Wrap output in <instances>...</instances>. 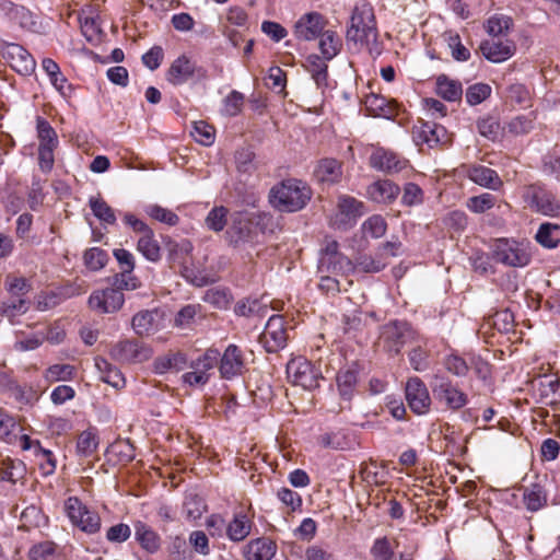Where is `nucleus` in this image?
<instances>
[{
    "instance_id": "nucleus-1",
    "label": "nucleus",
    "mask_w": 560,
    "mask_h": 560,
    "mask_svg": "<svg viewBox=\"0 0 560 560\" xmlns=\"http://www.w3.org/2000/svg\"><path fill=\"white\" fill-rule=\"evenodd\" d=\"M377 28L373 7L362 0L353 9L350 26L347 30V39L360 48L366 49L371 55L380 54Z\"/></svg>"
},
{
    "instance_id": "nucleus-2",
    "label": "nucleus",
    "mask_w": 560,
    "mask_h": 560,
    "mask_svg": "<svg viewBox=\"0 0 560 560\" xmlns=\"http://www.w3.org/2000/svg\"><path fill=\"white\" fill-rule=\"evenodd\" d=\"M312 198V189L299 179H285L273 186L269 194L271 205L283 212L302 210Z\"/></svg>"
},
{
    "instance_id": "nucleus-3",
    "label": "nucleus",
    "mask_w": 560,
    "mask_h": 560,
    "mask_svg": "<svg viewBox=\"0 0 560 560\" xmlns=\"http://www.w3.org/2000/svg\"><path fill=\"white\" fill-rule=\"evenodd\" d=\"M192 244L188 240L168 243V258L179 267L182 276L197 287H205L214 280L203 270L189 266L191 259Z\"/></svg>"
},
{
    "instance_id": "nucleus-4",
    "label": "nucleus",
    "mask_w": 560,
    "mask_h": 560,
    "mask_svg": "<svg viewBox=\"0 0 560 560\" xmlns=\"http://www.w3.org/2000/svg\"><path fill=\"white\" fill-rule=\"evenodd\" d=\"M494 261L509 267H525L530 261L528 247L521 242L510 238H498L491 245Z\"/></svg>"
},
{
    "instance_id": "nucleus-5",
    "label": "nucleus",
    "mask_w": 560,
    "mask_h": 560,
    "mask_svg": "<svg viewBox=\"0 0 560 560\" xmlns=\"http://www.w3.org/2000/svg\"><path fill=\"white\" fill-rule=\"evenodd\" d=\"M63 509L70 523L81 532L93 535L101 530V516L96 511L89 509L79 498H68Z\"/></svg>"
},
{
    "instance_id": "nucleus-6",
    "label": "nucleus",
    "mask_w": 560,
    "mask_h": 560,
    "mask_svg": "<svg viewBox=\"0 0 560 560\" xmlns=\"http://www.w3.org/2000/svg\"><path fill=\"white\" fill-rule=\"evenodd\" d=\"M431 388L435 400L446 409L457 411L468 404V396L445 376L434 375Z\"/></svg>"
},
{
    "instance_id": "nucleus-7",
    "label": "nucleus",
    "mask_w": 560,
    "mask_h": 560,
    "mask_svg": "<svg viewBox=\"0 0 560 560\" xmlns=\"http://www.w3.org/2000/svg\"><path fill=\"white\" fill-rule=\"evenodd\" d=\"M523 199L527 207L544 215L560 214V202L556 196L539 185H529L524 189Z\"/></svg>"
},
{
    "instance_id": "nucleus-8",
    "label": "nucleus",
    "mask_w": 560,
    "mask_h": 560,
    "mask_svg": "<svg viewBox=\"0 0 560 560\" xmlns=\"http://www.w3.org/2000/svg\"><path fill=\"white\" fill-rule=\"evenodd\" d=\"M288 377L294 385L312 390L319 386L320 373L304 358L292 359L287 365Z\"/></svg>"
},
{
    "instance_id": "nucleus-9",
    "label": "nucleus",
    "mask_w": 560,
    "mask_h": 560,
    "mask_svg": "<svg viewBox=\"0 0 560 560\" xmlns=\"http://www.w3.org/2000/svg\"><path fill=\"white\" fill-rule=\"evenodd\" d=\"M380 338L388 352L397 354L415 339V331L407 323L395 320L383 326Z\"/></svg>"
},
{
    "instance_id": "nucleus-10",
    "label": "nucleus",
    "mask_w": 560,
    "mask_h": 560,
    "mask_svg": "<svg viewBox=\"0 0 560 560\" xmlns=\"http://www.w3.org/2000/svg\"><path fill=\"white\" fill-rule=\"evenodd\" d=\"M260 342L269 353L284 348L288 340L284 319L281 315H271L260 335Z\"/></svg>"
},
{
    "instance_id": "nucleus-11",
    "label": "nucleus",
    "mask_w": 560,
    "mask_h": 560,
    "mask_svg": "<svg viewBox=\"0 0 560 560\" xmlns=\"http://www.w3.org/2000/svg\"><path fill=\"white\" fill-rule=\"evenodd\" d=\"M3 58L9 62L11 68L20 74L28 75L36 67L33 56L21 45L5 43L1 47Z\"/></svg>"
},
{
    "instance_id": "nucleus-12",
    "label": "nucleus",
    "mask_w": 560,
    "mask_h": 560,
    "mask_svg": "<svg viewBox=\"0 0 560 560\" xmlns=\"http://www.w3.org/2000/svg\"><path fill=\"white\" fill-rule=\"evenodd\" d=\"M124 302V293L114 288L96 290L89 298V306L101 314H110L119 311Z\"/></svg>"
},
{
    "instance_id": "nucleus-13",
    "label": "nucleus",
    "mask_w": 560,
    "mask_h": 560,
    "mask_svg": "<svg viewBox=\"0 0 560 560\" xmlns=\"http://www.w3.org/2000/svg\"><path fill=\"white\" fill-rule=\"evenodd\" d=\"M405 392L408 406L416 415L429 412L431 398L425 384L419 377H410Z\"/></svg>"
},
{
    "instance_id": "nucleus-14",
    "label": "nucleus",
    "mask_w": 560,
    "mask_h": 560,
    "mask_svg": "<svg viewBox=\"0 0 560 560\" xmlns=\"http://www.w3.org/2000/svg\"><path fill=\"white\" fill-rule=\"evenodd\" d=\"M110 355L118 362L140 363L147 361L151 352L137 340H122L112 347Z\"/></svg>"
},
{
    "instance_id": "nucleus-15",
    "label": "nucleus",
    "mask_w": 560,
    "mask_h": 560,
    "mask_svg": "<svg viewBox=\"0 0 560 560\" xmlns=\"http://www.w3.org/2000/svg\"><path fill=\"white\" fill-rule=\"evenodd\" d=\"M362 202L350 196H341L338 199L337 211L330 222L336 229L346 230L361 215Z\"/></svg>"
},
{
    "instance_id": "nucleus-16",
    "label": "nucleus",
    "mask_w": 560,
    "mask_h": 560,
    "mask_svg": "<svg viewBox=\"0 0 560 560\" xmlns=\"http://www.w3.org/2000/svg\"><path fill=\"white\" fill-rule=\"evenodd\" d=\"M462 173L476 185L491 190H499L503 186L497 171L481 164H463Z\"/></svg>"
},
{
    "instance_id": "nucleus-17",
    "label": "nucleus",
    "mask_w": 560,
    "mask_h": 560,
    "mask_svg": "<svg viewBox=\"0 0 560 560\" xmlns=\"http://www.w3.org/2000/svg\"><path fill=\"white\" fill-rule=\"evenodd\" d=\"M327 21L318 12L303 14L294 25V36L300 40H314L324 31Z\"/></svg>"
},
{
    "instance_id": "nucleus-18",
    "label": "nucleus",
    "mask_w": 560,
    "mask_h": 560,
    "mask_svg": "<svg viewBox=\"0 0 560 560\" xmlns=\"http://www.w3.org/2000/svg\"><path fill=\"white\" fill-rule=\"evenodd\" d=\"M480 50L486 59L491 62H503L511 58L516 50V45L511 39L492 37L480 44Z\"/></svg>"
},
{
    "instance_id": "nucleus-19",
    "label": "nucleus",
    "mask_w": 560,
    "mask_h": 560,
    "mask_svg": "<svg viewBox=\"0 0 560 560\" xmlns=\"http://www.w3.org/2000/svg\"><path fill=\"white\" fill-rule=\"evenodd\" d=\"M407 160L383 148L375 149L370 156V165L377 171L386 173H398L407 166Z\"/></svg>"
},
{
    "instance_id": "nucleus-20",
    "label": "nucleus",
    "mask_w": 560,
    "mask_h": 560,
    "mask_svg": "<svg viewBox=\"0 0 560 560\" xmlns=\"http://www.w3.org/2000/svg\"><path fill=\"white\" fill-rule=\"evenodd\" d=\"M244 366L245 361L242 350L235 345L228 346L220 359L219 371L221 376L231 380L240 375Z\"/></svg>"
},
{
    "instance_id": "nucleus-21",
    "label": "nucleus",
    "mask_w": 560,
    "mask_h": 560,
    "mask_svg": "<svg viewBox=\"0 0 560 560\" xmlns=\"http://www.w3.org/2000/svg\"><path fill=\"white\" fill-rule=\"evenodd\" d=\"M399 187L388 179H378L366 188V196L377 203H392L399 195Z\"/></svg>"
},
{
    "instance_id": "nucleus-22",
    "label": "nucleus",
    "mask_w": 560,
    "mask_h": 560,
    "mask_svg": "<svg viewBox=\"0 0 560 560\" xmlns=\"http://www.w3.org/2000/svg\"><path fill=\"white\" fill-rule=\"evenodd\" d=\"M314 176L320 183L337 184L342 177V163L332 158L322 159L315 166Z\"/></svg>"
},
{
    "instance_id": "nucleus-23",
    "label": "nucleus",
    "mask_w": 560,
    "mask_h": 560,
    "mask_svg": "<svg viewBox=\"0 0 560 560\" xmlns=\"http://www.w3.org/2000/svg\"><path fill=\"white\" fill-rule=\"evenodd\" d=\"M135 538L148 553H156L162 545L160 535L148 524L138 521L133 524Z\"/></svg>"
},
{
    "instance_id": "nucleus-24",
    "label": "nucleus",
    "mask_w": 560,
    "mask_h": 560,
    "mask_svg": "<svg viewBox=\"0 0 560 560\" xmlns=\"http://www.w3.org/2000/svg\"><path fill=\"white\" fill-rule=\"evenodd\" d=\"M418 141L425 143L429 148L445 144L448 141L446 129L435 122H422L416 132Z\"/></svg>"
},
{
    "instance_id": "nucleus-25",
    "label": "nucleus",
    "mask_w": 560,
    "mask_h": 560,
    "mask_svg": "<svg viewBox=\"0 0 560 560\" xmlns=\"http://www.w3.org/2000/svg\"><path fill=\"white\" fill-rule=\"evenodd\" d=\"M195 73V63L186 56L175 59L167 70L166 79L173 85L186 83Z\"/></svg>"
},
{
    "instance_id": "nucleus-26",
    "label": "nucleus",
    "mask_w": 560,
    "mask_h": 560,
    "mask_svg": "<svg viewBox=\"0 0 560 560\" xmlns=\"http://www.w3.org/2000/svg\"><path fill=\"white\" fill-rule=\"evenodd\" d=\"M365 109L374 117L390 119L397 114V104L377 94H369L364 100Z\"/></svg>"
},
{
    "instance_id": "nucleus-27",
    "label": "nucleus",
    "mask_w": 560,
    "mask_h": 560,
    "mask_svg": "<svg viewBox=\"0 0 560 560\" xmlns=\"http://www.w3.org/2000/svg\"><path fill=\"white\" fill-rule=\"evenodd\" d=\"M318 269L320 272L331 273L334 276H349L355 271L352 260L343 254L340 256L320 257Z\"/></svg>"
},
{
    "instance_id": "nucleus-28",
    "label": "nucleus",
    "mask_w": 560,
    "mask_h": 560,
    "mask_svg": "<svg viewBox=\"0 0 560 560\" xmlns=\"http://www.w3.org/2000/svg\"><path fill=\"white\" fill-rule=\"evenodd\" d=\"M0 8L11 21L16 22L21 27L34 30L36 26L34 15L27 8L8 0L3 1Z\"/></svg>"
},
{
    "instance_id": "nucleus-29",
    "label": "nucleus",
    "mask_w": 560,
    "mask_h": 560,
    "mask_svg": "<svg viewBox=\"0 0 560 560\" xmlns=\"http://www.w3.org/2000/svg\"><path fill=\"white\" fill-rule=\"evenodd\" d=\"M95 368L97 369L100 373V380L114 388H122L126 385V380L122 375V373L114 366L112 363H109L106 359L96 357L95 360Z\"/></svg>"
},
{
    "instance_id": "nucleus-30",
    "label": "nucleus",
    "mask_w": 560,
    "mask_h": 560,
    "mask_svg": "<svg viewBox=\"0 0 560 560\" xmlns=\"http://www.w3.org/2000/svg\"><path fill=\"white\" fill-rule=\"evenodd\" d=\"M276 551L275 541L269 538H257L247 545L245 557L247 560H271Z\"/></svg>"
},
{
    "instance_id": "nucleus-31",
    "label": "nucleus",
    "mask_w": 560,
    "mask_h": 560,
    "mask_svg": "<svg viewBox=\"0 0 560 560\" xmlns=\"http://www.w3.org/2000/svg\"><path fill=\"white\" fill-rule=\"evenodd\" d=\"M523 502L526 509L530 512H536L544 508L547 503V493L544 487L534 482L524 487Z\"/></svg>"
},
{
    "instance_id": "nucleus-32",
    "label": "nucleus",
    "mask_w": 560,
    "mask_h": 560,
    "mask_svg": "<svg viewBox=\"0 0 560 560\" xmlns=\"http://www.w3.org/2000/svg\"><path fill=\"white\" fill-rule=\"evenodd\" d=\"M228 235L230 237V242L237 246L241 243L248 242L252 238V224L243 215L237 214L234 217L232 225L228 231Z\"/></svg>"
},
{
    "instance_id": "nucleus-33",
    "label": "nucleus",
    "mask_w": 560,
    "mask_h": 560,
    "mask_svg": "<svg viewBox=\"0 0 560 560\" xmlns=\"http://www.w3.org/2000/svg\"><path fill=\"white\" fill-rule=\"evenodd\" d=\"M436 93L445 101H459L463 95L462 83L450 79L445 74H441L436 79Z\"/></svg>"
},
{
    "instance_id": "nucleus-34",
    "label": "nucleus",
    "mask_w": 560,
    "mask_h": 560,
    "mask_svg": "<svg viewBox=\"0 0 560 560\" xmlns=\"http://www.w3.org/2000/svg\"><path fill=\"white\" fill-rule=\"evenodd\" d=\"M252 522L243 513L235 514L226 527V535L232 541H242L249 534Z\"/></svg>"
},
{
    "instance_id": "nucleus-35",
    "label": "nucleus",
    "mask_w": 560,
    "mask_h": 560,
    "mask_svg": "<svg viewBox=\"0 0 560 560\" xmlns=\"http://www.w3.org/2000/svg\"><path fill=\"white\" fill-rule=\"evenodd\" d=\"M319 38V50L326 60L334 59L341 50V38L334 31L323 32Z\"/></svg>"
},
{
    "instance_id": "nucleus-36",
    "label": "nucleus",
    "mask_w": 560,
    "mask_h": 560,
    "mask_svg": "<svg viewBox=\"0 0 560 560\" xmlns=\"http://www.w3.org/2000/svg\"><path fill=\"white\" fill-rule=\"evenodd\" d=\"M137 249L150 261L155 262L161 258V248L152 230L143 233L138 240Z\"/></svg>"
},
{
    "instance_id": "nucleus-37",
    "label": "nucleus",
    "mask_w": 560,
    "mask_h": 560,
    "mask_svg": "<svg viewBox=\"0 0 560 560\" xmlns=\"http://www.w3.org/2000/svg\"><path fill=\"white\" fill-rule=\"evenodd\" d=\"M307 71L316 82L317 86H325L328 78V66L324 56L310 55L307 57Z\"/></svg>"
},
{
    "instance_id": "nucleus-38",
    "label": "nucleus",
    "mask_w": 560,
    "mask_h": 560,
    "mask_svg": "<svg viewBox=\"0 0 560 560\" xmlns=\"http://www.w3.org/2000/svg\"><path fill=\"white\" fill-rule=\"evenodd\" d=\"M536 241L546 248H556L560 244V225L542 223L536 233Z\"/></svg>"
},
{
    "instance_id": "nucleus-39",
    "label": "nucleus",
    "mask_w": 560,
    "mask_h": 560,
    "mask_svg": "<svg viewBox=\"0 0 560 560\" xmlns=\"http://www.w3.org/2000/svg\"><path fill=\"white\" fill-rule=\"evenodd\" d=\"M207 505L201 497L196 493H189L183 502V514L187 521L194 522L202 516Z\"/></svg>"
},
{
    "instance_id": "nucleus-40",
    "label": "nucleus",
    "mask_w": 560,
    "mask_h": 560,
    "mask_svg": "<svg viewBox=\"0 0 560 560\" xmlns=\"http://www.w3.org/2000/svg\"><path fill=\"white\" fill-rule=\"evenodd\" d=\"M512 26V19L499 13L490 16L485 24L486 31L491 37H501L506 35Z\"/></svg>"
},
{
    "instance_id": "nucleus-41",
    "label": "nucleus",
    "mask_w": 560,
    "mask_h": 560,
    "mask_svg": "<svg viewBox=\"0 0 560 560\" xmlns=\"http://www.w3.org/2000/svg\"><path fill=\"white\" fill-rule=\"evenodd\" d=\"M89 206L93 214L104 224L113 225L116 223L114 209L101 197H91Z\"/></svg>"
},
{
    "instance_id": "nucleus-42",
    "label": "nucleus",
    "mask_w": 560,
    "mask_h": 560,
    "mask_svg": "<svg viewBox=\"0 0 560 560\" xmlns=\"http://www.w3.org/2000/svg\"><path fill=\"white\" fill-rule=\"evenodd\" d=\"M540 396L550 405L560 404V380L553 376H544L539 381Z\"/></svg>"
},
{
    "instance_id": "nucleus-43",
    "label": "nucleus",
    "mask_w": 560,
    "mask_h": 560,
    "mask_svg": "<svg viewBox=\"0 0 560 560\" xmlns=\"http://www.w3.org/2000/svg\"><path fill=\"white\" fill-rule=\"evenodd\" d=\"M187 364V358L183 352L168 353L155 360V370L165 373L168 370L180 371Z\"/></svg>"
},
{
    "instance_id": "nucleus-44",
    "label": "nucleus",
    "mask_w": 560,
    "mask_h": 560,
    "mask_svg": "<svg viewBox=\"0 0 560 560\" xmlns=\"http://www.w3.org/2000/svg\"><path fill=\"white\" fill-rule=\"evenodd\" d=\"M156 312L142 311L137 313L132 318V327L140 335H150L156 329L155 324Z\"/></svg>"
},
{
    "instance_id": "nucleus-45",
    "label": "nucleus",
    "mask_w": 560,
    "mask_h": 560,
    "mask_svg": "<svg viewBox=\"0 0 560 560\" xmlns=\"http://www.w3.org/2000/svg\"><path fill=\"white\" fill-rule=\"evenodd\" d=\"M534 128V117L532 113L527 115H520L512 118L503 127L504 132L512 136H522L528 133Z\"/></svg>"
},
{
    "instance_id": "nucleus-46",
    "label": "nucleus",
    "mask_w": 560,
    "mask_h": 560,
    "mask_svg": "<svg viewBox=\"0 0 560 560\" xmlns=\"http://www.w3.org/2000/svg\"><path fill=\"white\" fill-rule=\"evenodd\" d=\"M37 138L39 140L38 147H52L58 145V136L51 125L43 117L36 119Z\"/></svg>"
},
{
    "instance_id": "nucleus-47",
    "label": "nucleus",
    "mask_w": 560,
    "mask_h": 560,
    "mask_svg": "<svg viewBox=\"0 0 560 560\" xmlns=\"http://www.w3.org/2000/svg\"><path fill=\"white\" fill-rule=\"evenodd\" d=\"M75 376V368L71 364H54L44 372V377L49 383L72 381Z\"/></svg>"
},
{
    "instance_id": "nucleus-48",
    "label": "nucleus",
    "mask_w": 560,
    "mask_h": 560,
    "mask_svg": "<svg viewBox=\"0 0 560 560\" xmlns=\"http://www.w3.org/2000/svg\"><path fill=\"white\" fill-rule=\"evenodd\" d=\"M353 264L355 271L374 273L383 270L386 267L387 261L382 259L377 253L375 257L370 255H360Z\"/></svg>"
},
{
    "instance_id": "nucleus-49",
    "label": "nucleus",
    "mask_w": 560,
    "mask_h": 560,
    "mask_svg": "<svg viewBox=\"0 0 560 560\" xmlns=\"http://www.w3.org/2000/svg\"><path fill=\"white\" fill-rule=\"evenodd\" d=\"M42 68L49 77L50 83L60 92L65 93V85L67 83L66 77L61 73L59 66L51 58H44Z\"/></svg>"
},
{
    "instance_id": "nucleus-50",
    "label": "nucleus",
    "mask_w": 560,
    "mask_h": 560,
    "mask_svg": "<svg viewBox=\"0 0 560 560\" xmlns=\"http://www.w3.org/2000/svg\"><path fill=\"white\" fill-rule=\"evenodd\" d=\"M357 373L353 370L340 371L337 374V386L340 395L349 400L354 392L357 385Z\"/></svg>"
},
{
    "instance_id": "nucleus-51",
    "label": "nucleus",
    "mask_w": 560,
    "mask_h": 560,
    "mask_svg": "<svg viewBox=\"0 0 560 560\" xmlns=\"http://www.w3.org/2000/svg\"><path fill=\"white\" fill-rule=\"evenodd\" d=\"M83 260L88 269L98 271L107 264L108 255L100 247H92L84 252Z\"/></svg>"
},
{
    "instance_id": "nucleus-52",
    "label": "nucleus",
    "mask_w": 560,
    "mask_h": 560,
    "mask_svg": "<svg viewBox=\"0 0 560 560\" xmlns=\"http://www.w3.org/2000/svg\"><path fill=\"white\" fill-rule=\"evenodd\" d=\"M144 211L150 218L170 226H175L179 222V218L175 212L159 205H149Z\"/></svg>"
},
{
    "instance_id": "nucleus-53",
    "label": "nucleus",
    "mask_w": 560,
    "mask_h": 560,
    "mask_svg": "<svg viewBox=\"0 0 560 560\" xmlns=\"http://www.w3.org/2000/svg\"><path fill=\"white\" fill-rule=\"evenodd\" d=\"M192 138L202 145H211L214 142V128L203 120L195 121L190 131Z\"/></svg>"
},
{
    "instance_id": "nucleus-54",
    "label": "nucleus",
    "mask_w": 560,
    "mask_h": 560,
    "mask_svg": "<svg viewBox=\"0 0 560 560\" xmlns=\"http://www.w3.org/2000/svg\"><path fill=\"white\" fill-rule=\"evenodd\" d=\"M229 210L223 207H214L205 219L206 226L213 232H221L228 223Z\"/></svg>"
},
{
    "instance_id": "nucleus-55",
    "label": "nucleus",
    "mask_w": 560,
    "mask_h": 560,
    "mask_svg": "<svg viewBox=\"0 0 560 560\" xmlns=\"http://www.w3.org/2000/svg\"><path fill=\"white\" fill-rule=\"evenodd\" d=\"M220 352L217 349H208L203 354H201L198 359L194 360L190 363V369L208 373L212 370L219 362Z\"/></svg>"
},
{
    "instance_id": "nucleus-56",
    "label": "nucleus",
    "mask_w": 560,
    "mask_h": 560,
    "mask_svg": "<svg viewBox=\"0 0 560 560\" xmlns=\"http://www.w3.org/2000/svg\"><path fill=\"white\" fill-rule=\"evenodd\" d=\"M98 446V438L92 430L83 431L77 442V451L82 456H91Z\"/></svg>"
},
{
    "instance_id": "nucleus-57",
    "label": "nucleus",
    "mask_w": 560,
    "mask_h": 560,
    "mask_svg": "<svg viewBox=\"0 0 560 560\" xmlns=\"http://www.w3.org/2000/svg\"><path fill=\"white\" fill-rule=\"evenodd\" d=\"M494 203L495 197L489 192H483L479 196L468 198L466 205L471 212L483 213L493 208Z\"/></svg>"
},
{
    "instance_id": "nucleus-58",
    "label": "nucleus",
    "mask_w": 560,
    "mask_h": 560,
    "mask_svg": "<svg viewBox=\"0 0 560 560\" xmlns=\"http://www.w3.org/2000/svg\"><path fill=\"white\" fill-rule=\"evenodd\" d=\"M387 224L383 217L381 215H372L368 220L364 221L362 225V231L365 236H370L372 238H380L386 232Z\"/></svg>"
},
{
    "instance_id": "nucleus-59",
    "label": "nucleus",
    "mask_w": 560,
    "mask_h": 560,
    "mask_svg": "<svg viewBox=\"0 0 560 560\" xmlns=\"http://www.w3.org/2000/svg\"><path fill=\"white\" fill-rule=\"evenodd\" d=\"M491 94V86L486 83H476L466 91V101L469 105H478Z\"/></svg>"
},
{
    "instance_id": "nucleus-60",
    "label": "nucleus",
    "mask_w": 560,
    "mask_h": 560,
    "mask_svg": "<svg viewBox=\"0 0 560 560\" xmlns=\"http://www.w3.org/2000/svg\"><path fill=\"white\" fill-rule=\"evenodd\" d=\"M113 288L119 290H136L140 287V281L132 272L120 271L113 276Z\"/></svg>"
},
{
    "instance_id": "nucleus-61",
    "label": "nucleus",
    "mask_w": 560,
    "mask_h": 560,
    "mask_svg": "<svg viewBox=\"0 0 560 560\" xmlns=\"http://www.w3.org/2000/svg\"><path fill=\"white\" fill-rule=\"evenodd\" d=\"M56 545L51 541H44L30 549V560H55Z\"/></svg>"
},
{
    "instance_id": "nucleus-62",
    "label": "nucleus",
    "mask_w": 560,
    "mask_h": 560,
    "mask_svg": "<svg viewBox=\"0 0 560 560\" xmlns=\"http://www.w3.org/2000/svg\"><path fill=\"white\" fill-rule=\"evenodd\" d=\"M443 364H444V368L450 373H452L453 375L458 376V377L466 376V374L469 371V366L466 363V361L456 354L447 355L444 359Z\"/></svg>"
},
{
    "instance_id": "nucleus-63",
    "label": "nucleus",
    "mask_w": 560,
    "mask_h": 560,
    "mask_svg": "<svg viewBox=\"0 0 560 560\" xmlns=\"http://www.w3.org/2000/svg\"><path fill=\"white\" fill-rule=\"evenodd\" d=\"M423 201V191L422 189L415 183H407L404 186V194L401 197V202L405 206H417L422 203Z\"/></svg>"
},
{
    "instance_id": "nucleus-64",
    "label": "nucleus",
    "mask_w": 560,
    "mask_h": 560,
    "mask_svg": "<svg viewBox=\"0 0 560 560\" xmlns=\"http://www.w3.org/2000/svg\"><path fill=\"white\" fill-rule=\"evenodd\" d=\"M393 555L389 540L386 537L375 539L371 547V556L374 560H390Z\"/></svg>"
}]
</instances>
